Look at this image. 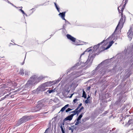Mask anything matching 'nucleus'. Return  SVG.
<instances>
[{"label": "nucleus", "mask_w": 133, "mask_h": 133, "mask_svg": "<svg viewBox=\"0 0 133 133\" xmlns=\"http://www.w3.org/2000/svg\"><path fill=\"white\" fill-rule=\"evenodd\" d=\"M126 4V3H125L124 5L122 7V6L120 5L118 7V11L119 13H121V19L114 33L112 35L109 37L107 40H109L110 39H112V38H113L114 36H115V33L116 32V30L118 28L121 29L123 27V24L125 21V17L124 16H123L122 12Z\"/></svg>", "instance_id": "f257e3e1"}, {"label": "nucleus", "mask_w": 133, "mask_h": 133, "mask_svg": "<svg viewBox=\"0 0 133 133\" xmlns=\"http://www.w3.org/2000/svg\"><path fill=\"white\" fill-rule=\"evenodd\" d=\"M58 82V81H56L52 82L50 81L45 83L40 87V90L41 91H44L48 89L47 87L51 86L53 84H55Z\"/></svg>", "instance_id": "f03ea898"}, {"label": "nucleus", "mask_w": 133, "mask_h": 133, "mask_svg": "<svg viewBox=\"0 0 133 133\" xmlns=\"http://www.w3.org/2000/svg\"><path fill=\"white\" fill-rule=\"evenodd\" d=\"M42 78H37L36 76H34L31 77L30 78V79L27 82L26 86V87H27L29 85L30 86L32 84L33 82L35 81H37V79H39L40 78V79H42Z\"/></svg>", "instance_id": "7ed1b4c3"}, {"label": "nucleus", "mask_w": 133, "mask_h": 133, "mask_svg": "<svg viewBox=\"0 0 133 133\" xmlns=\"http://www.w3.org/2000/svg\"><path fill=\"white\" fill-rule=\"evenodd\" d=\"M90 48H89L88 49H87L84 52H90L92 50L91 49H90ZM90 54H89V57L90 56V58H89L87 60V61L85 63V64H86L89 63V64H91L93 60L94 59V56L92 55V56L91 55V54H90Z\"/></svg>", "instance_id": "20e7f679"}, {"label": "nucleus", "mask_w": 133, "mask_h": 133, "mask_svg": "<svg viewBox=\"0 0 133 133\" xmlns=\"http://www.w3.org/2000/svg\"><path fill=\"white\" fill-rule=\"evenodd\" d=\"M31 119L30 117L29 116H24L21 118L18 122V125L21 124L22 123H25Z\"/></svg>", "instance_id": "39448f33"}, {"label": "nucleus", "mask_w": 133, "mask_h": 133, "mask_svg": "<svg viewBox=\"0 0 133 133\" xmlns=\"http://www.w3.org/2000/svg\"><path fill=\"white\" fill-rule=\"evenodd\" d=\"M127 34L129 40L130 41H131L133 35V27L132 26H130V29Z\"/></svg>", "instance_id": "423d86ee"}, {"label": "nucleus", "mask_w": 133, "mask_h": 133, "mask_svg": "<svg viewBox=\"0 0 133 133\" xmlns=\"http://www.w3.org/2000/svg\"><path fill=\"white\" fill-rule=\"evenodd\" d=\"M43 106V104L42 103H40V102H39L38 104L34 108V111L37 112L39 111Z\"/></svg>", "instance_id": "0eeeda50"}, {"label": "nucleus", "mask_w": 133, "mask_h": 133, "mask_svg": "<svg viewBox=\"0 0 133 133\" xmlns=\"http://www.w3.org/2000/svg\"><path fill=\"white\" fill-rule=\"evenodd\" d=\"M107 40L106 41L104 40L101 43L98 44L96 45H95L93 47V48L94 49V51H95V50L97 49L99 47V45L101 44H102L103 43H104V42H106L107 41Z\"/></svg>", "instance_id": "6e6552de"}, {"label": "nucleus", "mask_w": 133, "mask_h": 133, "mask_svg": "<svg viewBox=\"0 0 133 133\" xmlns=\"http://www.w3.org/2000/svg\"><path fill=\"white\" fill-rule=\"evenodd\" d=\"M67 38L70 39V40L71 41L73 42H75L76 40V39L75 38L72 37L70 35L68 34L66 35Z\"/></svg>", "instance_id": "1a4fd4ad"}, {"label": "nucleus", "mask_w": 133, "mask_h": 133, "mask_svg": "<svg viewBox=\"0 0 133 133\" xmlns=\"http://www.w3.org/2000/svg\"><path fill=\"white\" fill-rule=\"evenodd\" d=\"M73 116V115L71 114L65 118L64 120L65 121L68 120L71 121L72 119Z\"/></svg>", "instance_id": "9d476101"}, {"label": "nucleus", "mask_w": 133, "mask_h": 133, "mask_svg": "<svg viewBox=\"0 0 133 133\" xmlns=\"http://www.w3.org/2000/svg\"><path fill=\"white\" fill-rule=\"evenodd\" d=\"M65 12H63L62 13H60L59 14V15L61 17L62 19H63L64 20H66L65 19L64 17L65 16Z\"/></svg>", "instance_id": "9b49d317"}, {"label": "nucleus", "mask_w": 133, "mask_h": 133, "mask_svg": "<svg viewBox=\"0 0 133 133\" xmlns=\"http://www.w3.org/2000/svg\"><path fill=\"white\" fill-rule=\"evenodd\" d=\"M114 43V42L112 41L109 43V44H108V46L105 49V50H107Z\"/></svg>", "instance_id": "f8f14e48"}, {"label": "nucleus", "mask_w": 133, "mask_h": 133, "mask_svg": "<svg viewBox=\"0 0 133 133\" xmlns=\"http://www.w3.org/2000/svg\"><path fill=\"white\" fill-rule=\"evenodd\" d=\"M69 105L68 104H67L65 105L64 107L61 109L60 111L62 112L64 111L65 109L68 107Z\"/></svg>", "instance_id": "ddd939ff"}, {"label": "nucleus", "mask_w": 133, "mask_h": 133, "mask_svg": "<svg viewBox=\"0 0 133 133\" xmlns=\"http://www.w3.org/2000/svg\"><path fill=\"white\" fill-rule=\"evenodd\" d=\"M71 113H74L73 114H71L72 115H73V116H74V115H76V114H78V113L77 111L76 110H75L72 111Z\"/></svg>", "instance_id": "4468645a"}, {"label": "nucleus", "mask_w": 133, "mask_h": 133, "mask_svg": "<svg viewBox=\"0 0 133 133\" xmlns=\"http://www.w3.org/2000/svg\"><path fill=\"white\" fill-rule=\"evenodd\" d=\"M60 127L61 128L62 133H65V131L64 130L63 128L62 125V124L60 125Z\"/></svg>", "instance_id": "2eb2a0df"}, {"label": "nucleus", "mask_w": 133, "mask_h": 133, "mask_svg": "<svg viewBox=\"0 0 133 133\" xmlns=\"http://www.w3.org/2000/svg\"><path fill=\"white\" fill-rule=\"evenodd\" d=\"M83 113H82L78 117V118H77V119H78V120H80L81 119V118L83 116Z\"/></svg>", "instance_id": "dca6fc26"}, {"label": "nucleus", "mask_w": 133, "mask_h": 133, "mask_svg": "<svg viewBox=\"0 0 133 133\" xmlns=\"http://www.w3.org/2000/svg\"><path fill=\"white\" fill-rule=\"evenodd\" d=\"M19 73L21 75H24V73L23 72V70L22 69H21Z\"/></svg>", "instance_id": "f3484780"}, {"label": "nucleus", "mask_w": 133, "mask_h": 133, "mask_svg": "<svg viewBox=\"0 0 133 133\" xmlns=\"http://www.w3.org/2000/svg\"><path fill=\"white\" fill-rule=\"evenodd\" d=\"M82 97H84L85 98H86V97L85 92L84 90H83V91Z\"/></svg>", "instance_id": "a211bd4d"}, {"label": "nucleus", "mask_w": 133, "mask_h": 133, "mask_svg": "<svg viewBox=\"0 0 133 133\" xmlns=\"http://www.w3.org/2000/svg\"><path fill=\"white\" fill-rule=\"evenodd\" d=\"M79 120H78V119H77V121L75 123V125H78V124H79L80 123V122H79Z\"/></svg>", "instance_id": "6ab92c4d"}, {"label": "nucleus", "mask_w": 133, "mask_h": 133, "mask_svg": "<svg viewBox=\"0 0 133 133\" xmlns=\"http://www.w3.org/2000/svg\"><path fill=\"white\" fill-rule=\"evenodd\" d=\"M84 109V108L83 107H81L80 109L77 111L78 113H79L81 111V110Z\"/></svg>", "instance_id": "aec40b11"}, {"label": "nucleus", "mask_w": 133, "mask_h": 133, "mask_svg": "<svg viewBox=\"0 0 133 133\" xmlns=\"http://www.w3.org/2000/svg\"><path fill=\"white\" fill-rule=\"evenodd\" d=\"M78 100V99L77 98H76L73 100V102L74 103H76Z\"/></svg>", "instance_id": "412c9836"}, {"label": "nucleus", "mask_w": 133, "mask_h": 133, "mask_svg": "<svg viewBox=\"0 0 133 133\" xmlns=\"http://www.w3.org/2000/svg\"><path fill=\"white\" fill-rule=\"evenodd\" d=\"M72 109H70V108H68V109L66 110L65 112H67L71 110H72Z\"/></svg>", "instance_id": "4be33fe9"}, {"label": "nucleus", "mask_w": 133, "mask_h": 133, "mask_svg": "<svg viewBox=\"0 0 133 133\" xmlns=\"http://www.w3.org/2000/svg\"><path fill=\"white\" fill-rule=\"evenodd\" d=\"M20 10L21 11V12L23 14H24L25 15H26V16H27V15L26 14H25L24 11L22 10V9H20Z\"/></svg>", "instance_id": "5701e85b"}, {"label": "nucleus", "mask_w": 133, "mask_h": 133, "mask_svg": "<svg viewBox=\"0 0 133 133\" xmlns=\"http://www.w3.org/2000/svg\"><path fill=\"white\" fill-rule=\"evenodd\" d=\"M53 91L52 90H48L47 91V92H48L50 94Z\"/></svg>", "instance_id": "b1692460"}, {"label": "nucleus", "mask_w": 133, "mask_h": 133, "mask_svg": "<svg viewBox=\"0 0 133 133\" xmlns=\"http://www.w3.org/2000/svg\"><path fill=\"white\" fill-rule=\"evenodd\" d=\"M12 84V83L11 82H9L8 83V87H10L12 85H10Z\"/></svg>", "instance_id": "393cba45"}, {"label": "nucleus", "mask_w": 133, "mask_h": 133, "mask_svg": "<svg viewBox=\"0 0 133 133\" xmlns=\"http://www.w3.org/2000/svg\"><path fill=\"white\" fill-rule=\"evenodd\" d=\"M55 5L57 9V10L59 12V8H58L57 5L56 4V3H55Z\"/></svg>", "instance_id": "a878e982"}, {"label": "nucleus", "mask_w": 133, "mask_h": 133, "mask_svg": "<svg viewBox=\"0 0 133 133\" xmlns=\"http://www.w3.org/2000/svg\"><path fill=\"white\" fill-rule=\"evenodd\" d=\"M85 103H86L88 104V103H89V101L88 100V99H87V100H85Z\"/></svg>", "instance_id": "bb28decb"}, {"label": "nucleus", "mask_w": 133, "mask_h": 133, "mask_svg": "<svg viewBox=\"0 0 133 133\" xmlns=\"http://www.w3.org/2000/svg\"><path fill=\"white\" fill-rule=\"evenodd\" d=\"M132 121H133L132 119H130L128 123L130 124L131 122Z\"/></svg>", "instance_id": "cd10ccee"}, {"label": "nucleus", "mask_w": 133, "mask_h": 133, "mask_svg": "<svg viewBox=\"0 0 133 133\" xmlns=\"http://www.w3.org/2000/svg\"><path fill=\"white\" fill-rule=\"evenodd\" d=\"M80 107L78 106V107L75 110H76L77 111H78V109Z\"/></svg>", "instance_id": "c85d7f7f"}, {"label": "nucleus", "mask_w": 133, "mask_h": 133, "mask_svg": "<svg viewBox=\"0 0 133 133\" xmlns=\"http://www.w3.org/2000/svg\"><path fill=\"white\" fill-rule=\"evenodd\" d=\"M90 87H87V89L88 90H89L90 89Z\"/></svg>", "instance_id": "c756f323"}, {"label": "nucleus", "mask_w": 133, "mask_h": 133, "mask_svg": "<svg viewBox=\"0 0 133 133\" xmlns=\"http://www.w3.org/2000/svg\"><path fill=\"white\" fill-rule=\"evenodd\" d=\"M74 94H71V95L70 96V98H71V97H72L73 95Z\"/></svg>", "instance_id": "7c9ffc66"}, {"label": "nucleus", "mask_w": 133, "mask_h": 133, "mask_svg": "<svg viewBox=\"0 0 133 133\" xmlns=\"http://www.w3.org/2000/svg\"><path fill=\"white\" fill-rule=\"evenodd\" d=\"M82 105V104L81 103H80L78 105V106L79 107H81Z\"/></svg>", "instance_id": "2f4dec72"}, {"label": "nucleus", "mask_w": 133, "mask_h": 133, "mask_svg": "<svg viewBox=\"0 0 133 133\" xmlns=\"http://www.w3.org/2000/svg\"><path fill=\"white\" fill-rule=\"evenodd\" d=\"M24 64V61L22 63V65H23Z\"/></svg>", "instance_id": "473e14b6"}, {"label": "nucleus", "mask_w": 133, "mask_h": 133, "mask_svg": "<svg viewBox=\"0 0 133 133\" xmlns=\"http://www.w3.org/2000/svg\"><path fill=\"white\" fill-rule=\"evenodd\" d=\"M84 53H83V54H81V56L82 55H83L84 54Z\"/></svg>", "instance_id": "72a5a7b5"}, {"label": "nucleus", "mask_w": 133, "mask_h": 133, "mask_svg": "<svg viewBox=\"0 0 133 133\" xmlns=\"http://www.w3.org/2000/svg\"><path fill=\"white\" fill-rule=\"evenodd\" d=\"M63 125H64V123H63Z\"/></svg>", "instance_id": "f704fd0d"}, {"label": "nucleus", "mask_w": 133, "mask_h": 133, "mask_svg": "<svg viewBox=\"0 0 133 133\" xmlns=\"http://www.w3.org/2000/svg\"><path fill=\"white\" fill-rule=\"evenodd\" d=\"M113 40H114L115 39L114 38L113 39Z\"/></svg>", "instance_id": "c9c22d12"}, {"label": "nucleus", "mask_w": 133, "mask_h": 133, "mask_svg": "<svg viewBox=\"0 0 133 133\" xmlns=\"http://www.w3.org/2000/svg\"><path fill=\"white\" fill-rule=\"evenodd\" d=\"M107 43H106V44H105V45H106V44Z\"/></svg>", "instance_id": "e433bc0d"}, {"label": "nucleus", "mask_w": 133, "mask_h": 133, "mask_svg": "<svg viewBox=\"0 0 133 133\" xmlns=\"http://www.w3.org/2000/svg\"><path fill=\"white\" fill-rule=\"evenodd\" d=\"M12 5H13V4L11 3Z\"/></svg>", "instance_id": "4c0bfd02"}]
</instances>
